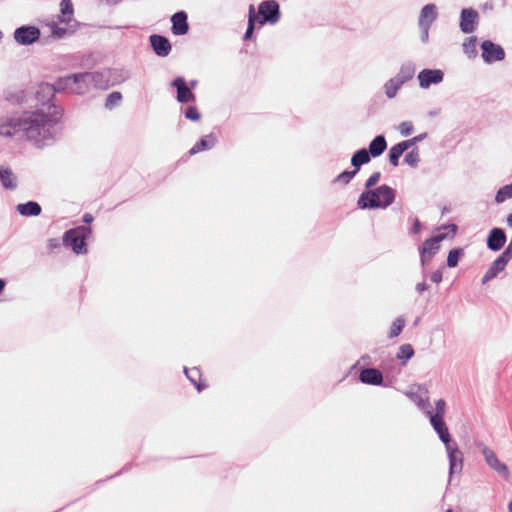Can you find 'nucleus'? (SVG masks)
<instances>
[{
  "instance_id": "11",
  "label": "nucleus",
  "mask_w": 512,
  "mask_h": 512,
  "mask_svg": "<svg viewBox=\"0 0 512 512\" xmlns=\"http://www.w3.org/2000/svg\"><path fill=\"white\" fill-rule=\"evenodd\" d=\"M419 87L428 89L431 85H437L444 79V72L441 69L425 68L418 73Z\"/></svg>"
},
{
  "instance_id": "24",
  "label": "nucleus",
  "mask_w": 512,
  "mask_h": 512,
  "mask_svg": "<svg viewBox=\"0 0 512 512\" xmlns=\"http://www.w3.org/2000/svg\"><path fill=\"white\" fill-rule=\"evenodd\" d=\"M415 71H416V68H415L414 63H412L411 61H408V62L403 63L400 66L399 71L394 76V78L397 79L400 83H402L404 85L406 82L413 79V77L415 75Z\"/></svg>"
},
{
  "instance_id": "54",
  "label": "nucleus",
  "mask_w": 512,
  "mask_h": 512,
  "mask_svg": "<svg viewBox=\"0 0 512 512\" xmlns=\"http://www.w3.org/2000/svg\"><path fill=\"white\" fill-rule=\"evenodd\" d=\"M415 289L419 294H421L428 289V285L425 283V281H423V282L416 284Z\"/></svg>"
},
{
  "instance_id": "59",
  "label": "nucleus",
  "mask_w": 512,
  "mask_h": 512,
  "mask_svg": "<svg viewBox=\"0 0 512 512\" xmlns=\"http://www.w3.org/2000/svg\"><path fill=\"white\" fill-rule=\"evenodd\" d=\"M507 224L508 226L512 227V213H510L508 216H507Z\"/></svg>"
},
{
  "instance_id": "55",
  "label": "nucleus",
  "mask_w": 512,
  "mask_h": 512,
  "mask_svg": "<svg viewBox=\"0 0 512 512\" xmlns=\"http://www.w3.org/2000/svg\"><path fill=\"white\" fill-rule=\"evenodd\" d=\"M370 360H371V357L368 354H364L361 356V358L357 361V363L353 367H356L360 362H363L364 364H369Z\"/></svg>"
},
{
  "instance_id": "4",
  "label": "nucleus",
  "mask_w": 512,
  "mask_h": 512,
  "mask_svg": "<svg viewBox=\"0 0 512 512\" xmlns=\"http://www.w3.org/2000/svg\"><path fill=\"white\" fill-rule=\"evenodd\" d=\"M91 233L92 229L86 225L69 229L63 234V245L70 247L77 255L86 254L88 252L86 241L90 237Z\"/></svg>"
},
{
  "instance_id": "49",
  "label": "nucleus",
  "mask_w": 512,
  "mask_h": 512,
  "mask_svg": "<svg viewBox=\"0 0 512 512\" xmlns=\"http://www.w3.org/2000/svg\"><path fill=\"white\" fill-rule=\"evenodd\" d=\"M503 260L507 263L512 259V243L509 242L508 246L504 249V251L499 255Z\"/></svg>"
},
{
  "instance_id": "56",
  "label": "nucleus",
  "mask_w": 512,
  "mask_h": 512,
  "mask_svg": "<svg viewBox=\"0 0 512 512\" xmlns=\"http://www.w3.org/2000/svg\"><path fill=\"white\" fill-rule=\"evenodd\" d=\"M483 11H489L494 9V4L492 1H487L482 5Z\"/></svg>"
},
{
  "instance_id": "7",
  "label": "nucleus",
  "mask_w": 512,
  "mask_h": 512,
  "mask_svg": "<svg viewBox=\"0 0 512 512\" xmlns=\"http://www.w3.org/2000/svg\"><path fill=\"white\" fill-rule=\"evenodd\" d=\"M480 48L482 59L487 64L502 61L505 58V51L502 46L491 40H484Z\"/></svg>"
},
{
  "instance_id": "63",
  "label": "nucleus",
  "mask_w": 512,
  "mask_h": 512,
  "mask_svg": "<svg viewBox=\"0 0 512 512\" xmlns=\"http://www.w3.org/2000/svg\"><path fill=\"white\" fill-rule=\"evenodd\" d=\"M508 510L509 512H512V501L508 504Z\"/></svg>"
},
{
  "instance_id": "14",
  "label": "nucleus",
  "mask_w": 512,
  "mask_h": 512,
  "mask_svg": "<svg viewBox=\"0 0 512 512\" xmlns=\"http://www.w3.org/2000/svg\"><path fill=\"white\" fill-rule=\"evenodd\" d=\"M428 417L433 429L438 434L439 439L443 442V444L447 445L451 443L453 440L451 439V435L444 421V417L440 415H432V411H428Z\"/></svg>"
},
{
  "instance_id": "6",
  "label": "nucleus",
  "mask_w": 512,
  "mask_h": 512,
  "mask_svg": "<svg viewBox=\"0 0 512 512\" xmlns=\"http://www.w3.org/2000/svg\"><path fill=\"white\" fill-rule=\"evenodd\" d=\"M446 237L445 234H438L426 239L419 247L420 262L424 266L428 263L440 249V242Z\"/></svg>"
},
{
  "instance_id": "34",
  "label": "nucleus",
  "mask_w": 512,
  "mask_h": 512,
  "mask_svg": "<svg viewBox=\"0 0 512 512\" xmlns=\"http://www.w3.org/2000/svg\"><path fill=\"white\" fill-rule=\"evenodd\" d=\"M420 153L419 148H412L404 157V163L409 165L412 168H416L420 163Z\"/></svg>"
},
{
  "instance_id": "22",
  "label": "nucleus",
  "mask_w": 512,
  "mask_h": 512,
  "mask_svg": "<svg viewBox=\"0 0 512 512\" xmlns=\"http://www.w3.org/2000/svg\"><path fill=\"white\" fill-rule=\"evenodd\" d=\"M366 149L369 151L370 156L373 158L381 156L387 149V141L385 136L380 134L374 137Z\"/></svg>"
},
{
  "instance_id": "1",
  "label": "nucleus",
  "mask_w": 512,
  "mask_h": 512,
  "mask_svg": "<svg viewBox=\"0 0 512 512\" xmlns=\"http://www.w3.org/2000/svg\"><path fill=\"white\" fill-rule=\"evenodd\" d=\"M38 107L35 111H26L20 117L0 118V135L12 137L22 133L28 141L37 147H44L56 139L57 125L63 115L61 107L51 102L53 97L35 93Z\"/></svg>"
},
{
  "instance_id": "48",
  "label": "nucleus",
  "mask_w": 512,
  "mask_h": 512,
  "mask_svg": "<svg viewBox=\"0 0 512 512\" xmlns=\"http://www.w3.org/2000/svg\"><path fill=\"white\" fill-rule=\"evenodd\" d=\"M503 260L507 263L512 259V243L509 242L508 246L504 249V251L499 255Z\"/></svg>"
},
{
  "instance_id": "46",
  "label": "nucleus",
  "mask_w": 512,
  "mask_h": 512,
  "mask_svg": "<svg viewBox=\"0 0 512 512\" xmlns=\"http://www.w3.org/2000/svg\"><path fill=\"white\" fill-rule=\"evenodd\" d=\"M435 409H436V411L435 412L432 411V415H440V416L444 417L445 409H446L445 400H443V399L437 400L435 403Z\"/></svg>"
},
{
  "instance_id": "53",
  "label": "nucleus",
  "mask_w": 512,
  "mask_h": 512,
  "mask_svg": "<svg viewBox=\"0 0 512 512\" xmlns=\"http://www.w3.org/2000/svg\"><path fill=\"white\" fill-rule=\"evenodd\" d=\"M442 278H443V275H442L441 270L434 271L430 276L431 281L436 284L440 283L442 281Z\"/></svg>"
},
{
  "instance_id": "3",
  "label": "nucleus",
  "mask_w": 512,
  "mask_h": 512,
  "mask_svg": "<svg viewBox=\"0 0 512 512\" xmlns=\"http://www.w3.org/2000/svg\"><path fill=\"white\" fill-rule=\"evenodd\" d=\"M396 197V191L386 185H380L375 189H369L363 191L358 200L357 207L360 209H386L394 201Z\"/></svg>"
},
{
  "instance_id": "52",
  "label": "nucleus",
  "mask_w": 512,
  "mask_h": 512,
  "mask_svg": "<svg viewBox=\"0 0 512 512\" xmlns=\"http://www.w3.org/2000/svg\"><path fill=\"white\" fill-rule=\"evenodd\" d=\"M61 245L60 239L58 238H50L47 242V246L50 250H55L59 248Z\"/></svg>"
},
{
  "instance_id": "29",
  "label": "nucleus",
  "mask_w": 512,
  "mask_h": 512,
  "mask_svg": "<svg viewBox=\"0 0 512 512\" xmlns=\"http://www.w3.org/2000/svg\"><path fill=\"white\" fill-rule=\"evenodd\" d=\"M256 23H258L257 22V14L255 11L254 5L251 4L249 6V10H248V22H247V29L243 36L244 40H250L253 38Z\"/></svg>"
},
{
  "instance_id": "30",
  "label": "nucleus",
  "mask_w": 512,
  "mask_h": 512,
  "mask_svg": "<svg viewBox=\"0 0 512 512\" xmlns=\"http://www.w3.org/2000/svg\"><path fill=\"white\" fill-rule=\"evenodd\" d=\"M402 86H403V84L400 83L394 77L387 80L383 85V89H384V93H385L386 97L388 99L395 98L398 94V91L401 89Z\"/></svg>"
},
{
  "instance_id": "40",
  "label": "nucleus",
  "mask_w": 512,
  "mask_h": 512,
  "mask_svg": "<svg viewBox=\"0 0 512 512\" xmlns=\"http://www.w3.org/2000/svg\"><path fill=\"white\" fill-rule=\"evenodd\" d=\"M121 100H122V94L119 91H113L107 96V98L105 100V107L107 109L111 110L115 106L119 105Z\"/></svg>"
},
{
  "instance_id": "57",
  "label": "nucleus",
  "mask_w": 512,
  "mask_h": 512,
  "mask_svg": "<svg viewBox=\"0 0 512 512\" xmlns=\"http://www.w3.org/2000/svg\"><path fill=\"white\" fill-rule=\"evenodd\" d=\"M82 220H83V222L85 224H90L94 220V218H93V216L90 213H85L83 215V219Z\"/></svg>"
},
{
  "instance_id": "42",
  "label": "nucleus",
  "mask_w": 512,
  "mask_h": 512,
  "mask_svg": "<svg viewBox=\"0 0 512 512\" xmlns=\"http://www.w3.org/2000/svg\"><path fill=\"white\" fill-rule=\"evenodd\" d=\"M184 116L194 122L199 121L201 118V114L196 106H188L184 111Z\"/></svg>"
},
{
  "instance_id": "31",
  "label": "nucleus",
  "mask_w": 512,
  "mask_h": 512,
  "mask_svg": "<svg viewBox=\"0 0 512 512\" xmlns=\"http://www.w3.org/2000/svg\"><path fill=\"white\" fill-rule=\"evenodd\" d=\"M407 151L405 145L402 142H399L393 145L389 149L388 158L391 165L394 167L399 165V159L403 155V153Z\"/></svg>"
},
{
  "instance_id": "58",
  "label": "nucleus",
  "mask_w": 512,
  "mask_h": 512,
  "mask_svg": "<svg viewBox=\"0 0 512 512\" xmlns=\"http://www.w3.org/2000/svg\"><path fill=\"white\" fill-rule=\"evenodd\" d=\"M5 286H6V281L4 279L0 278V294L3 292Z\"/></svg>"
},
{
  "instance_id": "25",
  "label": "nucleus",
  "mask_w": 512,
  "mask_h": 512,
  "mask_svg": "<svg viewBox=\"0 0 512 512\" xmlns=\"http://www.w3.org/2000/svg\"><path fill=\"white\" fill-rule=\"evenodd\" d=\"M371 160L369 151L366 148H361L355 151L351 157V165L353 169L358 173L361 167L368 164Z\"/></svg>"
},
{
  "instance_id": "51",
  "label": "nucleus",
  "mask_w": 512,
  "mask_h": 512,
  "mask_svg": "<svg viewBox=\"0 0 512 512\" xmlns=\"http://www.w3.org/2000/svg\"><path fill=\"white\" fill-rule=\"evenodd\" d=\"M421 230V223L418 218H413V225L409 230L410 234H419Z\"/></svg>"
},
{
  "instance_id": "16",
  "label": "nucleus",
  "mask_w": 512,
  "mask_h": 512,
  "mask_svg": "<svg viewBox=\"0 0 512 512\" xmlns=\"http://www.w3.org/2000/svg\"><path fill=\"white\" fill-rule=\"evenodd\" d=\"M358 378L361 383L366 385L385 386L382 372L374 367L363 368Z\"/></svg>"
},
{
  "instance_id": "2",
  "label": "nucleus",
  "mask_w": 512,
  "mask_h": 512,
  "mask_svg": "<svg viewBox=\"0 0 512 512\" xmlns=\"http://www.w3.org/2000/svg\"><path fill=\"white\" fill-rule=\"evenodd\" d=\"M88 72L73 73L59 77L54 84L43 83L37 89L38 97L44 94L47 97H54L55 92H66L77 95H84L90 91V79Z\"/></svg>"
},
{
  "instance_id": "19",
  "label": "nucleus",
  "mask_w": 512,
  "mask_h": 512,
  "mask_svg": "<svg viewBox=\"0 0 512 512\" xmlns=\"http://www.w3.org/2000/svg\"><path fill=\"white\" fill-rule=\"evenodd\" d=\"M438 12L435 4H426L422 7L418 18V26H430L437 19Z\"/></svg>"
},
{
  "instance_id": "60",
  "label": "nucleus",
  "mask_w": 512,
  "mask_h": 512,
  "mask_svg": "<svg viewBox=\"0 0 512 512\" xmlns=\"http://www.w3.org/2000/svg\"><path fill=\"white\" fill-rule=\"evenodd\" d=\"M440 113V110H434L429 112V116L434 117L437 116Z\"/></svg>"
},
{
  "instance_id": "33",
  "label": "nucleus",
  "mask_w": 512,
  "mask_h": 512,
  "mask_svg": "<svg viewBox=\"0 0 512 512\" xmlns=\"http://www.w3.org/2000/svg\"><path fill=\"white\" fill-rule=\"evenodd\" d=\"M60 8L62 14V16L59 17L60 22H69L70 17L74 12L71 0H61Z\"/></svg>"
},
{
  "instance_id": "21",
  "label": "nucleus",
  "mask_w": 512,
  "mask_h": 512,
  "mask_svg": "<svg viewBox=\"0 0 512 512\" xmlns=\"http://www.w3.org/2000/svg\"><path fill=\"white\" fill-rule=\"evenodd\" d=\"M216 137L213 133L203 136L197 141L193 147L189 150V155H195L199 152L212 149L216 144Z\"/></svg>"
},
{
  "instance_id": "17",
  "label": "nucleus",
  "mask_w": 512,
  "mask_h": 512,
  "mask_svg": "<svg viewBox=\"0 0 512 512\" xmlns=\"http://www.w3.org/2000/svg\"><path fill=\"white\" fill-rule=\"evenodd\" d=\"M150 45L154 53L159 57H166L172 50L169 39L159 34H152L149 37Z\"/></svg>"
},
{
  "instance_id": "44",
  "label": "nucleus",
  "mask_w": 512,
  "mask_h": 512,
  "mask_svg": "<svg viewBox=\"0 0 512 512\" xmlns=\"http://www.w3.org/2000/svg\"><path fill=\"white\" fill-rule=\"evenodd\" d=\"M380 178H381L380 171H376V172L372 173L365 182L366 190H369L372 187H374L379 182Z\"/></svg>"
},
{
  "instance_id": "37",
  "label": "nucleus",
  "mask_w": 512,
  "mask_h": 512,
  "mask_svg": "<svg viewBox=\"0 0 512 512\" xmlns=\"http://www.w3.org/2000/svg\"><path fill=\"white\" fill-rule=\"evenodd\" d=\"M405 326V319L403 317L396 318L390 328L388 337L390 339L397 337Z\"/></svg>"
},
{
  "instance_id": "62",
  "label": "nucleus",
  "mask_w": 512,
  "mask_h": 512,
  "mask_svg": "<svg viewBox=\"0 0 512 512\" xmlns=\"http://www.w3.org/2000/svg\"><path fill=\"white\" fill-rule=\"evenodd\" d=\"M197 85V81L196 80H191L190 81V88H194L195 86Z\"/></svg>"
},
{
  "instance_id": "28",
  "label": "nucleus",
  "mask_w": 512,
  "mask_h": 512,
  "mask_svg": "<svg viewBox=\"0 0 512 512\" xmlns=\"http://www.w3.org/2000/svg\"><path fill=\"white\" fill-rule=\"evenodd\" d=\"M184 373L189 381L195 386L198 392H201L206 388V385L201 382V371L199 368L193 367L189 369L184 367Z\"/></svg>"
},
{
  "instance_id": "8",
  "label": "nucleus",
  "mask_w": 512,
  "mask_h": 512,
  "mask_svg": "<svg viewBox=\"0 0 512 512\" xmlns=\"http://www.w3.org/2000/svg\"><path fill=\"white\" fill-rule=\"evenodd\" d=\"M479 24V13L474 8H463L460 12L459 28L464 34L473 33Z\"/></svg>"
},
{
  "instance_id": "5",
  "label": "nucleus",
  "mask_w": 512,
  "mask_h": 512,
  "mask_svg": "<svg viewBox=\"0 0 512 512\" xmlns=\"http://www.w3.org/2000/svg\"><path fill=\"white\" fill-rule=\"evenodd\" d=\"M280 17V6L275 0H264L258 5L257 22L260 26L276 24Z\"/></svg>"
},
{
  "instance_id": "45",
  "label": "nucleus",
  "mask_w": 512,
  "mask_h": 512,
  "mask_svg": "<svg viewBox=\"0 0 512 512\" xmlns=\"http://www.w3.org/2000/svg\"><path fill=\"white\" fill-rule=\"evenodd\" d=\"M398 129H399V132L401 133V135H403V136L411 135L414 130L413 124L410 121H404V122L400 123Z\"/></svg>"
},
{
  "instance_id": "9",
  "label": "nucleus",
  "mask_w": 512,
  "mask_h": 512,
  "mask_svg": "<svg viewBox=\"0 0 512 512\" xmlns=\"http://www.w3.org/2000/svg\"><path fill=\"white\" fill-rule=\"evenodd\" d=\"M448 460H449V477L453 474L460 473L463 469V453L458 448L455 441L445 445Z\"/></svg>"
},
{
  "instance_id": "15",
  "label": "nucleus",
  "mask_w": 512,
  "mask_h": 512,
  "mask_svg": "<svg viewBox=\"0 0 512 512\" xmlns=\"http://www.w3.org/2000/svg\"><path fill=\"white\" fill-rule=\"evenodd\" d=\"M507 240L506 233L503 228L495 227L490 230L487 236V248L493 252L500 251Z\"/></svg>"
},
{
  "instance_id": "13",
  "label": "nucleus",
  "mask_w": 512,
  "mask_h": 512,
  "mask_svg": "<svg viewBox=\"0 0 512 512\" xmlns=\"http://www.w3.org/2000/svg\"><path fill=\"white\" fill-rule=\"evenodd\" d=\"M171 86L177 90L176 99L179 103H190L195 101V94L191 91V88L187 85L183 77H176L171 82Z\"/></svg>"
},
{
  "instance_id": "35",
  "label": "nucleus",
  "mask_w": 512,
  "mask_h": 512,
  "mask_svg": "<svg viewBox=\"0 0 512 512\" xmlns=\"http://www.w3.org/2000/svg\"><path fill=\"white\" fill-rule=\"evenodd\" d=\"M512 198V182L508 185H505L501 187L496 195H495V202L500 204L505 202L506 200Z\"/></svg>"
},
{
  "instance_id": "23",
  "label": "nucleus",
  "mask_w": 512,
  "mask_h": 512,
  "mask_svg": "<svg viewBox=\"0 0 512 512\" xmlns=\"http://www.w3.org/2000/svg\"><path fill=\"white\" fill-rule=\"evenodd\" d=\"M0 182L3 188L7 190L17 188V177L9 167L0 166Z\"/></svg>"
},
{
  "instance_id": "26",
  "label": "nucleus",
  "mask_w": 512,
  "mask_h": 512,
  "mask_svg": "<svg viewBox=\"0 0 512 512\" xmlns=\"http://www.w3.org/2000/svg\"><path fill=\"white\" fill-rule=\"evenodd\" d=\"M87 77H89L90 79V84L92 88L107 89L109 87V79L104 72H88Z\"/></svg>"
},
{
  "instance_id": "64",
  "label": "nucleus",
  "mask_w": 512,
  "mask_h": 512,
  "mask_svg": "<svg viewBox=\"0 0 512 512\" xmlns=\"http://www.w3.org/2000/svg\"><path fill=\"white\" fill-rule=\"evenodd\" d=\"M445 512H453L451 508H448Z\"/></svg>"
},
{
  "instance_id": "61",
  "label": "nucleus",
  "mask_w": 512,
  "mask_h": 512,
  "mask_svg": "<svg viewBox=\"0 0 512 512\" xmlns=\"http://www.w3.org/2000/svg\"><path fill=\"white\" fill-rule=\"evenodd\" d=\"M121 1H122V0H107V2H108L109 4H114V5H115V4H118V3H119V2H121Z\"/></svg>"
},
{
  "instance_id": "18",
  "label": "nucleus",
  "mask_w": 512,
  "mask_h": 512,
  "mask_svg": "<svg viewBox=\"0 0 512 512\" xmlns=\"http://www.w3.org/2000/svg\"><path fill=\"white\" fill-rule=\"evenodd\" d=\"M171 31L176 36L185 35L189 31L188 15L185 11H178L171 17Z\"/></svg>"
},
{
  "instance_id": "36",
  "label": "nucleus",
  "mask_w": 512,
  "mask_h": 512,
  "mask_svg": "<svg viewBox=\"0 0 512 512\" xmlns=\"http://www.w3.org/2000/svg\"><path fill=\"white\" fill-rule=\"evenodd\" d=\"M463 254L464 251L462 248H454L450 250L447 256V266L450 268L456 267L460 257L463 256Z\"/></svg>"
},
{
  "instance_id": "10",
  "label": "nucleus",
  "mask_w": 512,
  "mask_h": 512,
  "mask_svg": "<svg viewBox=\"0 0 512 512\" xmlns=\"http://www.w3.org/2000/svg\"><path fill=\"white\" fill-rule=\"evenodd\" d=\"M481 447V452L487 465L498 474L502 475L505 479H508L510 473L507 465L498 459L497 455L492 449L483 444H481Z\"/></svg>"
},
{
  "instance_id": "38",
  "label": "nucleus",
  "mask_w": 512,
  "mask_h": 512,
  "mask_svg": "<svg viewBox=\"0 0 512 512\" xmlns=\"http://www.w3.org/2000/svg\"><path fill=\"white\" fill-rule=\"evenodd\" d=\"M411 399L415 402V404L425 412V414L428 416V411H432L431 404L429 402L428 397L423 398L419 395L412 394Z\"/></svg>"
},
{
  "instance_id": "32",
  "label": "nucleus",
  "mask_w": 512,
  "mask_h": 512,
  "mask_svg": "<svg viewBox=\"0 0 512 512\" xmlns=\"http://www.w3.org/2000/svg\"><path fill=\"white\" fill-rule=\"evenodd\" d=\"M413 356L414 349L411 344H402L396 355L397 359L401 360L403 365H405Z\"/></svg>"
},
{
  "instance_id": "20",
  "label": "nucleus",
  "mask_w": 512,
  "mask_h": 512,
  "mask_svg": "<svg viewBox=\"0 0 512 512\" xmlns=\"http://www.w3.org/2000/svg\"><path fill=\"white\" fill-rule=\"evenodd\" d=\"M507 262L503 260L500 256H498L489 266L484 276L482 277V284H486L497 277V275L502 272L507 266Z\"/></svg>"
},
{
  "instance_id": "50",
  "label": "nucleus",
  "mask_w": 512,
  "mask_h": 512,
  "mask_svg": "<svg viewBox=\"0 0 512 512\" xmlns=\"http://www.w3.org/2000/svg\"><path fill=\"white\" fill-rule=\"evenodd\" d=\"M420 30H421V35H420V39L423 43H427L428 40H429V30H430V26H419Z\"/></svg>"
},
{
  "instance_id": "41",
  "label": "nucleus",
  "mask_w": 512,
  "mask_h": 512,
  "mask_svg": "<svg viewBox=\"0 0 512 512\" xmlns=\"http://www.w3.org/2000/svg\"><path fill=\"white\" fill-rule=\"evenodd\" d=\"M357 172L353 170H345L336 176L334 183L348 184L355 176Z\"/></svg>"
},
{
  "instance_id": "27",
  "label": "nucleus",
  "mask_w": 512,
  "mask_h": 512,
  "mask_svg": "<svg viewBox=\"0 0 512 512\" xmlns=\"http://www.w3.org/2000/svg\"><path fill=\"white\" fill-rule=\"evenodd\" d=\"M16 209L22 216L27 217L38 216L42 211L39 203L35 201H28L26 203L18 204Z\"/></svg>"
},
{
  "instance_id": "12",
  "label": "nucleus",
  "mask_w": 512,
  "mask_h": 512,
  "mask_svg": "<svg viewBox=\"0 0 512 512\" xmlns=\"http://www.w3.org/2000/svg\"><path fill=\"white\" fill-rule=\"evenodd\" d=\"M40 30L35 26H21L14 32V38L21 45H30L40 38Z\"/></svg>"
},
{
  "instance_id": "43",
  "label": "nucleus",
  "mask_w": 512,
  "mask_h": 512,
  "mask_svg": "<svg viewBox=\"0 0 512 512\" xmlns=\"http://www.w3.org/2000/svg\"><path fill=\"white\" fill-rule=\"evenodd\" d=\"M426 137H427V133H421V134H419V135H417V136H415V137H413L411 139L404 140V141H401V142L405 145L406 149L408 150V149H410L412 147L413 148L416 147L415 145L417 143L422 142Z\"/></svg>"
},
{
  "instance_id": "47",
  "label": "nucleus",
  "mask_w": 512,
  "mask_h": 512,
  "mask_svg": "<svg viewBox=\"0 0 512 512\" xmlns=\"http://www.w3.org/2000/svg\"><path fill=\"white\" fill-rule=\"evenodd\" d=\"M51 32H52L53 37H55L57 39H61L67 34L68 30H67V28L53 25Z\"/></svg>"
},
{
  "instance_id": "39",
  "label": "nucleus",
  "mask_w": 512,
  "mask_h": 512,
  "mask_svg": "<svg viewBox=\"0 0 512 512\" xmlns=\"http://www.w3.org/2000/svg\"><path fill=\"white\" fill-rule=\"evenodd\" d=\"M476 41L477 38L475 36H472L468 39H466L463 43V51L469 56L474 57L477 54L476 51Z\"/></svg>"
}]
</instances>
